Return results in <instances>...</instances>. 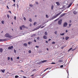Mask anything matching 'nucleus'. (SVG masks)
I'll use <instances>...</instances> for the list:
<instances>
[{
  "label": "nucleus",
  "mask_w": 78,
  "mask_h": 78,
  "mask_svg": "<svg viewBox=\"0 0 78 78\" xmlns=\"http://www.w3.org/2000/svg\"><path fill=\"white\" fill-rule=\"evenodd\" d=\"M62 13V12H60L59 13H58L55 16H53L51 19V20H53L54 19H55V18H56L58 16H59Z\"/></svg>",
  "instance_id": "f257e3e1"
},
{
  "label": "nucleus",
  "mask_w": 78,
  "mask_h": 78,
  "mask_svg": "<svg viewBox=\"0 0 78 78\" xmlns=\"http://www.w3.org/2000/svg\"><path fill=\"white\" fill-rule=\"evenodd\" d=\"M5 36L6 37H8V38H11L12 37V36L10 35H9L8 33H7L5 35Z\"/></svg>",
  "instance_id": "f03ea898"
},
{
  "label": "nucleus",
  "mask_w": 78,
  "mask_h": 78,
  "mask_svg": "<svg viewBox=\"0 0 78 78\" xmlns=\"http://www.w3.org/2000/svg\"><path fill=\"white\" fill-rule=\"evenodd\" d=\"M62 23V20H59L58 22V24L59 25H61Z\"/></svg>",
  "instance_id": "7ed1b4c3"
},
{
  "label": "nucleus",
  "mask_w": 78,
  "mask_h": 78,
  "mask_svg": "<svg viewBox=\"0 0 78 78\" xmlns=\"http://www.w3.org/2000/svg\"><path fill=\"white\" fill-rule=\"evenodd\" d=\"M66 14V13H62V14H61V15L60 16L59 18H61L62 17H63V16H65Z\"/></svg>",
  "instance_id": "20e7f679"
},
{
  "label": "nucleus",
  "mask_w": 78,
  "mask_h": 78,
  "mask_svg": "<svg viewBox=\"0 0 78 78\" xmlns=\"http://www.w3.org/2000/svg\"><path fill=\"white\" fill-rule=\"evenodd\" d=\"M67 26V23H64L63 24V27L64 28L65 27H66Z\"/></svg>",
  "instance_id": "39448f33"
},
{
  "label": "nucleus",
  "mask_w": 78,
  "mask_h": 78,
  "mask_svg": "<svg viewBox=\"0 0 78 78\" xmlns=\"http://www.w3.org/2000/svg\"><path fill=\"white\" fill-rule=\"evenodd\" d=\"M12 48H13V46H10L8 48V50H11V49H12Z\"/></svg>",
  "instance_id": "423d86ee"
},
{
  "label": "nucleus",
  "mask_w": 78,
  "mask_h": 78,
  "mask_svg": "<svg viewBox=\"0 0 78 78\" xmlns=\"http://www.w3.org/2000/svg\"><path fill=\"white\" fill-rule=\"evenodd\" d=\"M22 27V28H28V27H27L24 26V25H22V26H21Z\"/></svg>",
  "instance_id": "0eeeda50"
},
{
  "label": "nucleus",
  "mask_w": 78,
  "mask_h": 78,
  "mask_svg": "<svg viewBox=\"0 0 78 78\" xmlns=\"http://www.w3.org/2000/svg\"><path fill=\"white\" fill-rule=\"evenodd\" d=\"M1 72H2V73H5V69H1Z\"/></svg>",
  "instance_id": "6e6552de"
},
{
  "label": "nucleus",
  "mask_w": 78,
  "mask_h": 78,
  "mask_svg": "<svg viewBox=\"0 0 78 78\" xmlns=\"http://www.w3.org/2000/svg\"><path fill=\"white\" fill-rule=\"evenodd\" d=\"M0 53H2L3 52V48H0Z\"/></svg>",
  "instance_id": "1a4fd4ad"
},
{
  "label": "nucleus",
  "mask_w": 78,
  "mask_h": 78,
  "mask_svg": "<svg viewBox=\"0 0 78 78\" xmlns=\"http://www.w3.org/2000/svg\"><path fill=\"white\" fill-rule=\"evenodd\" d=\"M56 4H57V6H59L60 5V4H59V2H56Z\"/></svg>",
  "instance_id": "9d476101"
},
{
  "label": "nucleus",
  "mask_w": 78,
  "mask_h": 78,
  "mask_svg": "<svg viewBox=\"0 0 78 78\" xmlns=\"http://www.w3.org/2000/svg\"><path fill=\"white\" fill-rule=\"evenodd\" d=\"M43 38H44V39H46L47 38V36H46L45 35H44L43 36Z\"/></svg>",
  "instance_id": "9b49d317"
},
{
  "label": "nucleus",
  "mask_w": 78,
  "mask_h": 78,
  "mask_svg": "<svg viewBox=\"0 0 78 78\" xmlns=\"http://www.w3.org/2000/svg\"><path fill=\"white\" fill-rule=\"evenodd\" d=\"M73 13L74 14H77V12H76V11H73Z\"/></svg>",
  "instance_id": "f8f14e48"
},
{
  "label": "nucleus",
  "mask_w": 78,
  "mask_h": 78,
  "mask_svg": "<svg viewBox=\"0 0 78 78\" xmlns=\"http://www.w3.org/2000/svg\"><path fill=\"white\" fill-rule=\"evenodd\" d=\"M5 41L6 40H5V39H0V42H3V41Z\"/></svg>",
  "instance_id": "ddd939ff"
},
{
  "label": "nucleus",
  "mask_w": 78,
  "mask_h": 78,
  "mask_svg": "<svg viewBox=\"0 0 78 78\" xmlns=\"http://www.w3.org/2000/svg\"><path fill=\"white\" fill-rule=\"evenodd\" d=\"M63 61V60H58L59 62H62Z\"/></svg>",
  "instance_id": "4468645a"
},
{
  "label": "nucleus",
  "mask_w": 78,
  "mask_h": 78,
  "mask_svg": "<svg viewBox=\"0 0 78 78\" xmlns=\"http://www.w3.org/2000/svg\"><path fill=\"white\" fill-rule=\"evenodd\" d=\"M27 43H25L23 44V45H24V47H27Z\"/></svg>",
  "instance_id": "2eb2a0df"
},
{
  "label": "nucleus",
  "mask_w": 78,
  "mask_h": 78,
  "mask_svg": "<svg viewBox=\"0 0 78 78\" xmlns=\"http://www.w3.org/2000/svg\"><path fill=\"white\" fill-rule=\"evenodd\" d=\"M53 8H54V6H53V5H52L51 6V9H52V10H53Z\"/></svg>",
  "instance_id": "dca6fc26"
},
{
  "label": "nucleus",
  "mask_w": 78,
  "mask_h": 78,
  "mask_svg": "<svg viewBox=\"0 0 78 78\" xmlns=\"http://www.w3.org/2000/svg\"><path fill=\"white\" fill-rule=\"evenodd\" d=\"M47 60H44L41 61V62H42V63H44V62H47Z\"/></svg>",
  "instance_id": "f3484780"
},
{
  "label": "nucleus",
  "mask_w": 78,
  "mask_h": 78,
  "mask_svg": "<svg viewBox=\"0 0 78 78\" xmlns=\"http://www.w3.org/2000/svg\"><path fill=\"white\" fill-rule=\"evenodd\" d=\"M29 21L30 22H32V20L31 18H29Z\"/></svg>",
  "instance_id": "a211bd4d"
},
{
  "label": "nucleus",
  "mask_w": 78,
  "mask_h": 78,
  "mask_svg": "<svg viewBox=\"0 0 78 78\" xmlns=\"http://www.w3.org/2000/svg\"><path fill=\"white\" fill-rule=\"evenodd\" d=\"M37 63L39 64L40 65H41V64H42V62H38Z\"/></svg>",
  "instance_id": "6ab92c4d"
},
{
  "label": "nucleus",
  "mask_w": 78,
  "mask_h": 78,
  "mask_svg": "<svg viewBox=\"0 0 78 78\" xmlns=\"http://www.w3.org/2000/svg\"><path fill=\"white\" fill-rule=\"evenodd\" d=\"M0 4H3V2L2 0H0Z\"/></svg>",
  "instance_id": "aec40b11"
},
{
  "label": "nucleus",
  "mask_w": 78,
  "mask_h": 78,
  "mask_svg": "<svg viewBox=\"0 0 78 78\" xmlns=\"http://www.w3.org/2000/svg\"><path fill=\"white\" fill-rule=\"evenodd\" d=\"M65 34V33H63L62 34H60V35L61 36H64V34Z\"/></svg>",
  "instance_id": "412c9836"
},
{
  "label": "nucleus",
  "mask_w": 78,
  "mask_h": 78,
  "mask_svg": "<svg viewBox=\"0 0 78 78\" xmlns=\"http://www.w3.org/2000/svg\"><path fill=\"white\" fill-rule=\"evenodd\" d=\"M47 73L45 74V73H44L42 75V76H43V77H44V76H45V75H47Z\"/></svg>",
  "instance_id": "4be33fe9"
},
{
  "label": "nucleus",
  "mask_w": 78,
  "mask_h": 78,
  "mask_svg": "<svg viewBox=\"0 0 78 78\" xmlns=\"http://www.w3.org/2000/svg\"><path fill=\"white\" fill-rule=\"evenodd\" d=\"M69 39V37H66V40H68V39Z\"/></svg>",
  "instance_id": "5701e85b"
},
{
  "label": "nucleus",
  "mask_w": 78,
  "mask_h": 78,
  "mask_svg": "<svg viewBox=\"0 0 78 78\" xmlns=\"http://www.w3.org/2000/svg\"><path fill=\"white\" fill-rule=\"evenodd\" d=\"M19 76L16 75L15 76V78H19Z\"/></svg>",
  "instance_id": "b1692460"
},
{
  "label": "nucleus",
  "mask_w": 78,
  "mask_h": 78,
  "mask_svg": "<svg viewBox=\"0 0 78 78\" xmlns=\"http://www.w3.org/2000/svg\"><path fill=\"white\" fill-rule=\"evenodd\" d=\"M44 34L45 35H46V36H47V35L48 34L47 32H45L44 33Z\"/></svg>",
  "instance_id": "393cba45"
},
{
  "label": "nucleus",
  "mask_w": 78,
  "mask_h": 78,
  "mask_svg": "<svg viewBox=\"0 0 78 78\" xmlns=\"http://www.w3.org/2000/svg\"><path fill=\"white\" fill-rule=\"evenodd\" d=\"M36 22H34V25L35 26V25H36Z\"/></svg>",
  "instance_id": "a878e982"
},
{
  "label": "nucleus",
  "mask_w": 78,
  "mask_h": 78,
  "mask_svg": "<svg viewBox=\"0 0 78 78\" xmlns=\"http://www.w3.org/2000/svg\"><path fill=\"white\" fill-rule=\"evenodd\" d=\"M20 28L21 30H22V26L20 27Z\"/></svg>",
  "instance_id": "bb28decb"
},
{
  "label": "nucleus",
  "mask_w": 78,
  "mask_h": 78,
  "mask_svg": "<svg viewBox=\"0 0 78 78\" xmlns=\"http://www.w3.org/2000/svg\"><path fill=\"white\" fill-rule=\"evenodd\" d=\"M37 30V29H36V28H35L32 30V31H35V30Z\"/></svg>",
  "instance_id": "cd10ccee"
},
{
  "label": "nucleus",
  "mask_w": 78,
  "mask_h": 78,
  "mask_svg": "<svg viewBox=\"0 0 78 78\" xmlns=\"http://www.w3.org/2000/svg\"><path fill=\"white\" fill-rule=\"evenodd\" d=\"M1 23H2V24H3L4 23V21H1Z\"/></svg>",
  "instance_id": "c85d7f7f"
},
{
  "label": "nucleus",
  "mask_w": 78,
  "mask_h": 78,
  "mask_svg": "<svg viewBox=\"0 0 78 78\" xmlns=\"http://www.w3.org/2000/svg\"><path fill=\"white\" fill-rule=\"evenodd\" d=\"M46 18H48V17H49L48 16V15H46Z\"/></svg>",
  "instance_id": "c756f323"
},
{
  "label": "nucleus",
  "mask_w": 78,
  "mask_h": 78,
  "mask_svg": "<svg viewBox=\"0 0 78 78\" xmlns=\"http://www.w3.org/2000/svg\"><path fill=\"white\" fill-rule=\"evenodd\" d=\"M51 44H55V42H54V41H53V42H52L51 43Z\"/></svg>",
  "instance_id": "7c9ffc66"
},
{
  "label": "nucleus",
  "mask_w": 78,
  "mask_h": 78,
  "mask_svg": "<svg viewBox=\"0 0 78 78\" xmlns=\"http://www.w3.org/2000/svg\"><path fill=\"white\" fill-rule=\"evenodd\" d=\"M54 33L55 34H57V31H55L54 32Z\"/></svg>",
  "instance_id": "2f4dec72"
},
{
  "label": "nucleus",
  "mask_w": 78,
  "mask_h": 78,
  "mask_svg": "<svg viewBox=\"0 0 78 78\" xmlns=\"http://www.w3.org/2000/svg\"><path fill=\"white\" fill-rule=\"evenodd\" d=\"M66 72L68 74V76H69V71H68V70H66Z\"/></svg>",
  "instance_id": "473e14b6"
},
{
  "label": "nucleus",
  "mask_w": 78,
  "mask_h": 78,
  "mask_svg": "<svg viewBox=\"0 0 78 78\" xmlns=\"http://www.w3.org/2000/svg\"><path fill=\"white\" fill-rule=\"evenodd\" d=\"M72 50V48H71L69 49V50H68V51H70V50Z\"/></svg>",
  "instance_id": "72a5a7b5"
},
{
  "label": "nucleus",
  "mask_w": 78,
  "mask_h": 78,
  "mask_svg": "<svg viewBox=\"0 0 78 78\" xmlns=\"http://www.w3.org/2000/svg\"><path fill=\"white\" fill-rule=\"evenodd\" d=\"M40 39V38L39 37H38L37 38V40H39Z\"/></svg>",
  "instance_id": "f704fd0d"
},
{
  "label": "nucleus",
  "mask_w": 78,
  "mask_h": 78,
  "mask_svg": "<svg viewBox=\"0 0 78 78\" xmlns=\"http://www.w3.org/2000/svg\"><path fill=\"white\" fill-rule=\"evenodd\" d=\"M29 6H30V7H33V5L30 4Z\"/></svg>",
  "instance_id": "c9c22d12"
},
{
  "label": "nucleus",
  "mask_w": 78,
  "mask_h": 78,
  "mask_svg": "<svg viewBox=\"0 0 78 78\" xmlns=\"http://www.w3.org/2000/svg\"><path fill=\"white\" fill-rule=\"evenodd\" d=\"M70 6H71V5H69H69H68V6L67 7V8H69V7Z\"/></svg>",
  "instance_id": "e433bc0d"
},
{
  "label": "nucleus",
  "mask_w": 78,
  "mask_h": 78,
  "mask_svg": "<svg viewBox=\"0 0 78 78\" xmlns=\"http://www.w3.org/2000/svg\"><path fill=\"white\" fill-rule=\"evenodd\" d=\"M28 52L29 53H31V50H29V51Z\"/></svg>",
  "instance_id": "4c0bfd02"
},
{
  "label": "nucleus",
  "mask_w": 78,
  "mask_h": 78,
  "mask_svg": "<svg viewBox=\"0 0 78 78\" xmlns=\"http://www.w3.org/2000/svg\"><path fill=\"white\" fill-rule=\"evenodd\" d=\"M39 28H40L39 27H37V28H36V29L37 30H38V29H39Z\"/></svg>",
  "instance_id": "58836bf2"
},
{
  "label": "nucleus",
  "mask_w": 78,
  "mask_h": 78,
  "mask_svg": "<svg viewBox=\"0 0 78 78\" xmlns=\"http://www.w3.org/2000/svg\"><path fill=\"white\" fill-rule=\"evenodd\" d=\"M23 19L24 20H26V18L25 17H23Z\"/></svg>",
  "instance_id": "ea45409f"
},
{
  "label": "nucleus",
  "mask_w": 78,
  "mask_h": 78,
  "mask_svg": "<svg viewBox=\"0 0 78 78\" xmlns=\"http://www.w3.org/2000/svg\"><path fill=\"white\" fill-rule=\"evenodd\" d=\"M55 64V63L54 62H53L51 63V64Z\"/></svg>",
  "instance_id": "a19ab883"
},
{
  "label": "nucleus",
  "mask_w": 78,
  "mask_h": 78,
  "mask_svg": "<svg viewBox=\"0 0 78 78\" xmlns=\"http://www.w3.org/2000/svg\"><path fill=\"white\" fill-rule=\"evenodd\" d=\"M7 17L8 18H9V15H7Z\"/></svg>",
  "instance_id": "79ce46f5"
},
{
  "label": "nucleus",
  "mask_w": 78,
  "mask_h": 78,
  "mask_svg": "<svg viewBox=\"0 0 78 78\" xmlns=\"http://www.w3.org/2000/svg\"><path fill=\"white\" fill-rule=\"evenodd\" d=\"M6 7H7V9H9V7H8V6L7 5Z\"/></svg>",
  "instance_id": "37998d69"
},
{
  "label": "nucleus",
  "mask_w": 78,
  "mask_h": 78,
  "mask_svg": "<svg viewBox=\"0 0 78 78\" xmlns=\"http://www.w3.org/2000/svg\"><path fill=\"white\" fill-rule=\"evenodd\" d=\"M14 19L15 20H16V16H14Z\"/></svg>",
  "instance_id": "c03bdc74"
},
{
  "label": "nucleus",
  "mask_w": 78,
  "mask_h": 78,
  "mask_svg": "<svg viewBox=\"0 0 78 78\" xmlns=\"http://www.w3.org/2000/svg\"><path fill=\"white\" fill-rule=\"evenodd\" d=\"M28 44H29V45H30V44H31V43L30 42H28Z\"/></svg>",
  "instance_id": "a18cd8bd"
},
{
  "label": "nucleus",
  "mask_w": 78,
  "mask_h": 78,
  "mask_svg": "<svg viewBox=\"0 0 78 78\" xmlns=\"http://www.w3.org/2000/svg\"><path fill=\"white\" fill-rule=\"evenodd\" d=\"M15 6V7H16V4H14L12 6Z\"/></svg>",
  "instance_id": "49530a36"
},
{
  "label": "nucleus",
  "mask_w": 78,
  "mask_h": 78,
  "mask_svg": "<svg viewBox=\"0 0 78 78\" xmlns=\"http://www.w3.org/2000/svg\"><path fill=\"white\" fill-rule=\"evenodd\" d=\"M14 51L15 53H16V50H15V49H14Z\"/></svg>",
  "instance_id": "de8ad7c7"
},
{
  "label": "nucleus",
  "mask_w": 78,
  "mask_h": 78,
  "mask_svg": "<svg viewBox=\"0 0 78 78\" xmlns=\"http://www.w3.org/2000/svg\"><path fill=\"white\" fill-rule=\"evenodd\" d=\"M69 23H72V21H71V20H70L69 21Z\"/></svg>",
  "instance_id": "09e8293b"
},
{
  "label": "nucleus",
  "mask_w": 78,
  "mask_h": 78,
  "mask_svg": "<svg viewBox=\"0 0 78 78\" xmlns=\"http://www.w3.org/2000/svg\"><path fill=\"white\" fill-rule=\"evenodd\" d=\"M8 60H9V59H10V57H8Z\"/></svg>",
  "instance_id": "8fccbe9b"
},
{
  "label": "nucleus",
  "mask_w": 78,
  "mask_h": 78,
  "mask_svg": "<svg viewBox=\"0 0 78 78\" xmlns=\"http://www.w3.org/2000/svg\"><path fill=\"white\" fill-rule=\"evenodd\" d=\"M63 67H64V66H63V65H61L60 66V67H61V68Z\"/></svg>",
  "instance_id": "3c124183"
},
{
  "label": "nucleus",
  "mask_w": 78,
  "mask_h": 78,
  "mask_svg": "<svg viewBox=\"0 0 78 78\" xmlns=\"http://www.w3.org/2000/svg\"><path fill=\"white\" fill-rule=\"evenodd\" d=\"M11 60H12V61H13V59H12V58H11Z\"/></svg>",
  "instance_id": "603ef678"
},
{
  "label": "nucleus",
  "mask_w": 78,
  "mask_h": 78,
  "mask_svg": "<svg viewBox=\"0 0 78 78\" xmlns=\"http://www.w3.org/2000/svg\"><path fill=\"white\" fill-rule=\"evenodd\" d=\"M72 3H72L71 2L69 5L71 6L72 5Z\"/></svg>",
  "instance_id": "864d4df0"
},
{
  "label": "nucleus",
  "mask_w": 78,
  "mask_h": 78,
  "mask_svg": "<svg viewBox=\"0 0 78 78\" xmlns=\"http://www.w3.org/2000/svg\"><path fill=\"white\" fill-rule=\"evenodd\" d=\"M17 8H19V5L17 4Z\"/></svg>",
  "instance_id": "5fc2aeb1"
},
{
  "label": "nucleus",
  "mask_w": 78,
  "mask_h": 78,
  "mask_svg": "<svg viewBox=\"0 0 78 78\" xmlns=\"http://www.w3.org/2000/svg\"><path fill=\"white\" fill-rule=\"evenodd\" d=\"M36 4L37 5H38V2H36Z\"/></svg>",
  "instance_id": "6e6d98bb"
},
{
  "label": "nucleus",
  "mask_w": 78,
  "mask_h": 78,
  "mask_svg": "<svg viewBox=\"0 0 78 78\" xmlns=\"http://www.w3.org/2000/svg\"><path fill=\"white\" fill-rule=\"evenodd\" d=\"M34 36H36V34H34L32 35Z\"/></svg>",
  "instance_id": "4d7b16f0"
},
{
  "label": "nucleus",
  "mask_w": 78,
  "mask_h": 78,
  "mask_svg": "<svg viewBox=\"0 0 78 78\" xmlns=\"http://www.w3.org/2000/svg\"><path fill=\"white\" fill-rule=\"evenodd\" d=\"M35 47H36V48H39V46H36Z\"/></svg>",
  "instance_id": "13d9d810"
},
{
  "label": "nucleus",
  "mask_w": 78,
  "mask_h": 78,
  "mask_svg": "<svg viewBox=\"0 0 78 78\" xmlns=\"http://www.w3.org/2000/svg\"><path fill=\"white\" fill-rule=\"evenodd\" d=\"M17 59H19V57H17Z\"/></svg>",
  "instance_id": "bf43d9fd"
},
{
  "label": "nucleus",
  "mask_w": 78,
  "mask_h": 78,
  "mask_svg": "<svg viewBox=\"0 0 78 78\" xmlns=\"http://www.w3.org/2000/svg\"><path fill=\"white\" fill-rule=\"evenodd\" d=\"M66 33H67V32H68V30H66Z\"/></svg>",
  "instance_id": "052dcab7"
},
{
  "label": "nucleus",
  "mask_w": 78,
  "mask_h": 78,
  "mask_svg": "<svg viewBox=\"0 0 78 78\" xmlns=\"http://www.w3.org/2000/svg\"><path fill=\"white\" fill-rule=\"evenodd\" d=\"M36 69H34L32 70V71H36Z\"/></svg>",
  "instance_id": "680f3d73"
},
{
  "label": "nucleus",
  "mask_w": 78,
  "mask_h": 78,
  "mask_svg": "<svg viewBox=\"0 0 78 78\" xmlns=\"http://www.w3.org/2000/svg\"><path fill=\"white\" fill-rule=\"evenodd\" d=\"M51 39H48V41H51Z\"/></svg>",
  "instance_id": "e2e57ef3"
},
{
  "label": "nucleus",
  "mask_w": 78,
  "mask_h": 78,
  "mask_svg": "<svg viewBox=\"0 0 78 78\" xmlns=\"http://www.w3.org/2000/svg\"><path fill=\"white\" fill-rule=\"evenodd\" d=\"M23 78H27V77L25 76H23Z\"/></svg>",
  "instance_id": "0e129e2a"
},
{
  "label": "nucleus",
  "mask_w": 78,
  "mask_h": 78,
  "mask_svg": "<svg viewBox=\"0 0 78 78\" xmlns=\"http://www.w3.org/2000/svg\"><path fill=\"white\" fill-rule=\"evenodd\" d=\"M9 13H10L11 14V11H9Z\"/></svg>",
  "instance_id": "69168bd1"
},
{
  "label": "nucleus",
  "mask_w": 78,
  "mask_h": 78,
  "mask_svg": "<svg viewBox=\"0 0 78 78\" xmlns=\"http://www.w3.org/2000/svg\"><path fill=\"white\" fill-rule=\"evenodd\" d=\"M69 27H70V26H71V24H69Z\"/></svg>",
  "instance_id": "338daca9"
},
{
  "label": "nucleus",
  "mask_w": 78,
  "mask_h": 78,
  "mask_svg": "<svg viewBox=\"0 0 78 78\" xmlns=\"http://www.w3.org/2000/svg\"><path fill=\"white\" fill-rule=\"evenodd\" d=\"M46 43H48V41H46Z\"/></svg>",
  "instance_id": "774afa93"
}]
</instances>
